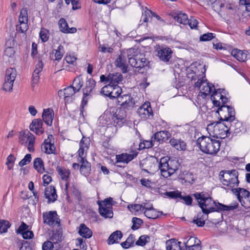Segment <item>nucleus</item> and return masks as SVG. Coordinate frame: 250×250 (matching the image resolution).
I'll list each match as a JSON object with an SVG mask.
<instances>
[{"instance_id":"f257e3e1","label":"nucleus","mask_w":250,"mask_h":250,"mask_svg":"<svg viewBox=\"0 0 250 250\" xmlns=\"http://www.w3.org/2000/svg\"><path fill=\"white\" fill-rule=\"evenodd\" d=\"M193 196L197 200L203 212L206 215L215 211L221 212L233 210L238 207L237 203L227 206L219 202H216L212 198L207 196L203 192H196L194 193Z\"/></svg>"},{"instance_id":"f03ea898","label":"nucleus","mask_w":250,"mask_h":250,"mask_svg":"<svg viewBox=\"0 0 250 250\" xmlns=\"http://www.w3.org/2000/svg\"><path fill=\"white\" fill-rule=\"evenodd\" d=\"M197 146L205 153L215 155L220 149V142L211 136H203L196 141Z\"/></svg>"},{"instance_id":"7ed1b4c3","label":"nucleus","mask_w":250,"mask_h":250,"mask_svg":"<svg viewBox=\"0 0 250 250\" xmlns=\"http://www.w3.org/2000/svg\"><path fill=\"white\" fill-rule=\"evenodd\" d=\"M180 164L176 159H171L168 157L162 158L159 163V168L161 175L167 178L173 174L179 168Z\"/></svg>"},{"instance_id":"20e7f679","label":"nucleus","mask_w":250,"mask_h":250,"mask_svg":"<svg viewBox=\"0 0 250 250\" xmlns=\"http://www.w3.org/2000/svg\"><path fill=\"white\" fill-rule=\"evenodd\" d=\"M229 124L221 122H215L208 125L207 129L210 136L213 138L224 139L230 134Z\"/></svg>"},{"instance_id":"39448f33","label":"nucleus","mask_w":250,"mask_h":250,"mask_svg":"<svg viewBox=\"0 0 250 250\" xmlns=\"http://www.w3.org/2000/svg\"><path fill=\"white\" fill-rule=\"evenodd\" d=\"M126 111L118 108L105 113L103 118H104L108 125L121 126L126 121Z\"/></svg>"},{"instance_id":"423d86ee","label":"nucleus","mask_w":250,"mask_h":250,"mask_svg":"<svg viewBox=\"0 0 250 250\" xmlns=\"http://www.w3.org/2000/svg\"><path fill=\"white\" fill-rule=\"evenodd\" d=\"M238 172L235 169L231 170H223L220 172L219 177L222 184L231 188L237 186L239 184L238 180Z\"/></svg>"},{"instance_id":"0eeeda50","label":"nucleus","mask_w":250,"mask_h":250,"mask_svg":"<svg viewBox=\"0 0 250 250\" xmlns=\"http://www.w3.org/2000/svg\"><path fill=\"white\" fill-rule=\"evenodd\" d=\"M135 49L134 48H129L126 52L123 51L118 56L116 59L115 64L116 66L120 68L123 73L127 72V61L129 62V58H131L132 54L134 53Z\"/></svg>"},{"instance_id":"6e6552de","label":"nucleus","mask_w":250,"mask_h":250,"mask_svg":"<svg viewBox=\"0 0 250 250\" xmlns=\"http://www.w3.org/2000/svg\"><path fill=\"white\" fill-rule=\"evenodd\" d=\"M220 120L228 122L229 121L234 120L235 112L234 109L228 105H222L216 111Z\"/></svg>"},{"instance_id":"1a4fd4ad","label":"nucleus","mask_w":250,"mask_h":250,"mask_svg":"<svg viewBox=\"0 0 250 250\" xmlns=\"http://www.w3.org/2000/svg\"><path fill=\"white\" fill-rule=\"evenodd\" d=\"M35 138L33 134L28 130H24L21 132L19 137L20 143L21 145L28 144L27 149L29 151L32 152L34 151V146Z\"/></svg>"},{"instance_id":"9d476101","label":"nucleus","mask_w":250,"mask_h":250,"mask_svg":"<svg viewBox=\"0 0 250 250\" xmlns=\"http://www.w3.org/2000/svg\"><path fill=\"white\" fill-rule=\"evenodd\" d=\"M129 63L133 67L139 68L138 71L147 66L149 62L142 54L136 55L132 54L131 58H129Z\"/></svg>"},{"instance_id":"9b49d317","label":"nucleus","mask_w":250,"mask_h":250,"mask_svg":"<svg viewBox=\"0 0 250 250\" xmlns=\"http://www.w3.org/2000/svg\"><path fill=\"white\" fill-rule=\"evenodd\" d=\"M117 102L120 105L119 108L125 111L131 109L135 104V101L130 94H123V96L118 98Z\"/></svg>"},{"instance_id":"f8f14e48","label":"nucleus","mask_w":250,"mask_h":250,"mask_svg":"<svg viewBox=\"0 0 250 250\" xmlns=\"http://www.w3.org/2000/svg\"><path fill=\"white\" fill-rule=\"evenodd\" d=\"M138 115L144 120L150 119L153 117V111L148 102L145 103L137 110Z\"/></svg>"},{"instance_id":"ddd939ff","label":"nucleus","mask_w":250,"mask_h":250,"mask_svg":"<svg viewBox=\"0 0 250 250\" xmlns=\"http://www.w3.org/2000/svg\"><path fill=\"white\" fill-rule=\"evenodd\" d=\"M43 223L50 226H54L60 223L59 218L55 211H50L43 213Z\"/></svg>"},{"instance_id":"4468645a","label":"nucleus","mask_w":250,"mask_h":250,"mask_svg":"<svg viewBox=\"0 0 250 250\" xmlns=\"http://www.w3.org/2000/svg\"><path fill=\"white\" fill-rule=\"evenodd\" d=\"M53 138V136L52 135H49L48 138L44 140L41 147L42 151L48 154H55L56 147L54 142H51V139Z\"/></svg>"},{"instance_id":"2eb2a0df","label":"nucleus","mask_w":250,"mask_h":250,"mask_svg":"<svg viewBox=\"0 0 250 250\" xmlns=\"http://www.w3.org/2000/svg\"><path fill=\"white\" fill-rule=\"evenodd\" d=\"M131 153L130 154L125 153L117 155L116 156V163L119 164L123 163L124 164H128L129 162L134 159L137 156L138 153L136 150L131 151Z\"/></svg>"},{"instance_id":"dca6fc26","label":"nucleus","mask_w":250,"mask_h":250,"mask_svg":"<svg viewBox=\"0 0 250 250\" xmlns=\"http://www.w3.org/2000/svg\"><path fill=\"white\" fill-rule=\"evenodd\" d=\"M42 122L40 119H34L30 125V129L35 132L38 135H42L44 132L42 128Z\"/></svg>"},{"instance_id":"f3484780","label":"nucleus","mask_w":250,"mask_h":250,"mask_svg":"<svg viewBox=\"0 0 250 250\" xmlns=\"http://www.w3.org/2000/svg\"><path fill=\"white\" fill-rule=\"evenodd\" d=\"M44 192L45 197L48 199V203H53L57 200L58 196L54 186L46 187Z\"/></svg>"},{"instance_id":"a211bd4d","label":"nucleus","mask_w":250,"mask_h":250,"mask_svg":"<svg viewBox=\"0 0 250 250\" xmlns=\"http://www.w3.org/2000/svg\"><path fill=\"white\" fill-rule=\"evenodd\" d=\"M172 53L170 48L161 47L158 51V56L161 61L167 62L171 57Z\"/></svg>"},{"instance_id":"6ab92c4d","label":"nucleus","mask_w":250,"mask_h":250,"mask_svg":"<svg viewBox=\"0 0 250 250\" xmlns=\"http://www.w3.org/2000/svg\"><path fill=\"white\" fill-rule=\"evenodd\" d=\"M229 125V129L230 134L232 133L233 134L236 135L240 133L242 128V124L240 122L234 119V120L229 121L227 122Z\"/></svg>"},{"instance_id":"aec40b11","label":"nucleus","mask_w":250,"mask_h":250,"mask_svg":"<svg viewBox=\"0 0 250 250\" xmlns=\"http://www.w3.org/2000/svg\"><path fill=\"white\" fill-rule=\"evenodd\" d=\"M78 161L80 164V171L81 174L85 177H88L91 172V164L86 159L83 158Z\"/></svg>"},{"instance_id":"412c9836","label":"nucleus","mask_w":250,"mask_h":250,"mask_svg":"<svg viewBox=\"0 0 250 250\" xmlns=\"http://www.w3.org/2000/svg\"><path fill=\"white\" fill-rule=\"evenodd\" d=\"M60 30L64 33H74L76 32L75 27L69 28L67 22L64 18H61L58 21Z\"/></svg>"},{"instance_id":"4be33fe9","label":"nucleus","mask_w":250,"mask_h":250,"mask_svg":"<svg viewBox=\"0 0 250 250\" xmlns=\"http://www.w3.org/2000/svg\"><path fill=\"white\" fill-rule=\"evenodd\" d=\"M170 136V133L169 131L166 130L160 131L156 132L152 137V139L159 143H162L167 141Z\"/></svg>"},{"instance_id":"5701e85b","label":"nucleus","mask_w":250,"mask_h":250,"mask_svg":"<svg viewBox=\"0 0 250 250\" xmlns=\"http://www.w3.org/2000/svg\"><path fill=\"white\" fill-rule=\"evenodd\" d=\"M53 116L54 112L52 109L50 108L44 109L42 115V120L47 125L50 126L52 124Z\"/></svg>"},{"instance_id":"b1692460","label":"nucleus","mask_w":250,"mask_h":250,"mask_svg":"<svg viewBox=\"0 0 250 250\" xmlns=\"http://www.w3.org/2000/svg\"><path fill=\"white\" fill-rule=\"evenodd\" d=\"M123 234L120 230H116L112 233L107 240V243L109 245L119 243L122 239Z\"/></svg>"},{"instance_id":"393cba45","label":"nucleus","mask_w":250,"mask_h":250,"mask_svg":"<svg viewBox=\"0 0 250 250\" xmlns=\"http://www.w3.org/2000/svg\"><path fill=\"white\" fill-rule=\"evenodd\" d=\"M232 191L237 196L238 200L241 203L242 198L250 197V192L244 188H234Z\"/></svg>"},{"instance_id":"a878e982","label":"nucleus","mask_w":250,"mask_h":250,"mask_svg":"<svg viewBox=\"0 0 250 250\" xmlns=\"http://www.w3.org/2000/svg\"><path fill=\"white\" fill-rule=\"evenodd\" d=\"M43 66V63L42 61H39L36 65L32 75V82L33 83H37L39 80V74L42 71Z\"/></svg>"},{"instance_id":"bb28decb","label":"nucleus","mask_w":250,"mask_h":250,"mask_svg":"<svg viewBox=\"0 0 250 250\" xmlns=\"http://www.w3.org/2000/svg\"><path fill=\"white\" fill-rule=\"evenodd\" d=\"M78 233L80 235L86 239L90 238L92 235V230L84 224H80Z\"/></svg>"},{"instance_id":"cd10ccee","label":"nucleus","mask_w":250,"mask_h":250,"mask_svg":"<svg viewBox=\"0 0 250 250\" xmlns=\"http://www.w3.org/2000/svg\"><path fill=\"white\" fill-rule=\"evenodd\" d=\"M169 143L178 150H183L186 148V143L181 139L172 138L170 140Z\"/></svg>"},{"instance_id":"c85d7f7f","label":"nucleus","mask_w":250,"mask_h":250,"mask_svg":"<svg viewBox=\"0 0 250 250\" xmlns=\"http://www.w3.org/2000/svg\"><path fill=\"white\" fill-rule=\"evenodd\" d=\"M98 206L99 213L102 217L104 218H111L113 217V212L112 208L107 207H104L102 205Z\"/></svg>"},{"instance_id":"c756f323","label":"nucleus","mask_w":250,"mask_h":250,"mask_svg":"<svg viewBox=\"0 0 250 250\" xmlns=\"http://www.w3.org/2000/svg\"><path fill=\"white\" fill-rule=\"evenodd\" d=\"M171 16L179 23L186 25L188 23V17L186 14L182 13L181 12H179L178 13H174L171 14Z\"/></svg>"},{"instance_id":"7c9ffc66","label":"nucleus","mask_w":250,"mask_h":250,"mask_svg":"<svg viewBox=\"0 0 250 250\" xmlns=\"http://www.w3.org/2000/svg\"><path fill=\"white\" fill-rule=\"evenodd\" d=\"M181 244V242H178L176 240L174 239L167 241L166 242V250H185V249H182Z\"/></svg>"},{"instance_id":"2f4dec72","label":"nucleus","mask_w":250,"mask_h":250,"mask_svg":"<svg viewBox=\"0 0 250 250\" xmlns=\"http://www.w3.org/2000/svg\"><path fill=\"white\" fill-rule=\"evenodd\" d=\"M96 85V82L91 78L88 79L85 83V87L83 89V95L88 96L92 92Z\"/></svg>"},{"instance_id":"473e14b6","label":"nucleus","mask_w":250,"mask_h":250,"mask_svg":"<svg viewBox=\"0 0 250 250\" xmlns=\"http://www.w3.org/2000/svg\"><path fill=\"white\" fill-rule=\"evenodd\" d=\"M162 211H157L155 208H152L150 209L145 210L144 211V215L149 219H156L160 215L163 214Z\"/></svg>"},{"instance_id":"72a5a7b5","label":"nucleus","mask_w":250,"mask_h":250,"mask_svg":"<svg viewBox=\"0 0 250 250\" xmlns=\"http://www.w3.org/2000/svg\"><path fill=\"white\" fill-rule=\"evenodd\" d=\"M108 79L109 80L110 84H117L121 82L123 80V76L120 73H115L109 74L108 75Z\"/></svg>"},{"instance_id":"f704fd0d","label":"nucleus","mask_w":250,"mask_h":250,"mask_svg":"<svg viewBox=\"0 0 250 250\" xmlns=\"http://www.w3.org/2000/svg\"><path fill=\"white\" fill-rule=\"evenodd\" d=\"M231 55L240 62H244L247 58V54L243 51L234 49L231 51Z\"/></svg>"},{"instance_id":"c9c22d12","label":"nucleus","mask_w":250,"mask_h":250,"mask_svg":"<svg viewBox=\"0 0 250 250\" xmlns=\"http://www.w3.org/2000/svg\"><path fill=\"white\" fill-rule=\"evenodd\" d=\"M123 96L122 89L117 84H113L112 88L110 92V99H114L116 98L117 102L118 101V98Z\"/></svg>"},{"instance_id":"e433bc0d","label":"nucleus","mask_w":250,"mask_h":250,"mask_svg":"<svg viewBox=\"0 0 250 250\" xmlns=\"http://www.w3.org/2000/svg\"><path fill=\"white\" fill-rule=\"evenodd\" d=\"M154 166V164L148 159H144L140 162V167L144 171L148 172L149 170L152 169V167Z\"/></svg>"},{"instance_id":"4c0bfd02","label":"nucleus","mask_w":250,"mask_h":250,"mask_svg":"<svg viewBox=\"0 0 250 250\" xmlns=\"http://www.w3.org/2000/svg\"><path fill=\"white\" fill-rule=\"evenodd\" d=\"M200 240L194 236H187L184 239L183 243L184 244L186 249L191 247L194 245L196 243H199Z\"/></svg>"},{"instance_id":"58836bf2","label":"nucleus","mask_w":250,"mask_h":250,"mask_svg":"<svg viewBox=\"0 0 250 250\" xmlns=\"http://www.w3.org/2000/svg\"><path fill=\"white\" fill-rule=\"evenodd\" d=\"M34 167L38 172L42 173L44 172V163L41 158H36L34 159Z\"/></svg>"},{"instance_id":"ea45409f","label":"nucleus","mask_w":250,"mask_h":250,"mask_svg":"<svg viewBox=\"0 0 250 250\" xmlns=\"http://www.w3.org/2000/svg\"><path fill=\"white\" fill-rule=\"evenodd\" d=\"M57 171L62 180L64 181L67 180L70 174V171L69 169L61 167H57Z\"/></svg>"},{"instance_id":"a19ab883","label":"nucleus","mask_w":250,"mask_h":250,"mask_svg":"<svg viewBox=\"0 0 250 250\" xmlns=\"http://www.w3.org/2000/svg\"><path fill=\"white\" fill-rule=\"evenodd\" d=\"M17 76V71L13 68H8L5 72V80L8 79L10 82H14Z\"/></svg>"},{"instance_id":"79ce46f5","label":"nucleus","mask_w":250,"mask_h":250,"mask_svg":"<svg viewBox=\"0 0 250 250\" xmlns=\"http://www.w3.org/2000/svg\"><path fill=\"white\" fill-rule=\"evenodd\" d=\"M149 19H152V11L146 9L142 14V16L140 20V22L142 21V22L140 24V25H142L144 23H146V26L147 25V22L149 21Z\"/></svg>"},{"instance_id":"37998d69","label":"nucleus","mask_w":250,"mask_h":250,"mask_svg":"<svg viewBox=\"0 0 250 250\" xmlns=\"http://www.w3.org/2000/svg\"><path fill=\"white\" fill-rule=\"evenodd\" d=\"M214 90V86L212 83H208L207 85H204L201 91V96L203 98H205L207 95L210 94L212 91V89Z\"/></svg>"},{"instance_id":"c03bdc74","label":"nucleus","mask_w":250,"mask_h":250,"mask_svg":"<svg viewBox=\"0 0 250 250\" xmlns=\"http://www.w3.org/2000/svg\"><path fill=\"white\" fill-rule=\"evenodd\" d=\"M83 84V80L81 76L76 77L73 83L72 86L76 91L79 92Z\"/></svg>"},{"instance_id":"a18cd8bd","label":"nucleus","mask_w":250,"mask_h":250,"mask_svg":"<svg viewBox=\"0 0 250 250\" xmlns=\"http://www.w3.org/2000/svg\"><path fill=\"white\" fill-rule=\"evenodd\" d=\"M64 100L68 102L69 99L73 96L77 91L73 88L72 85H70L64 89Z\"/></svg>"},{"instance_id":"49530a36","label":"nucleus","mask_w":250,"mask_h":250,"mask_svg":"<svg viewBox=\"0 0 250 250\" xmlns=\"http://www.w3.org/2000/svg\"><path fill=\"white\" fill-rule=\"evenodd\" d=\"M55 52V60L59 61H60L64 53V50L63 46L62 45H60L57 49L54 50Z\"/></svg>"},{"instance_id":"de8ad7c7","label":"nucleus","mask_w":250,"mask_h":250,"mask_svg":"<svg viewBox=\"0 0 250 250\" xmlns=\"http://www.w3.org/2000/svg\"><path fill=\"white\" fill-rule=\"evenodd\" d=\"M28 14L27 10L26 8H23L21 10L20 15L19 17V23L27 22Z\"/></svg>"},{"instance_id":"09e8293b","label":"nucleus","mask_w":250,"mask_h":250,"mask_svg":"<svg viewBox=\"0 0 250 250\" xmlns=\"http://www.w3.org/2000/svg\"><path fill=\"white\" fill-rule=\"evenodd\" d=\"M11 226L9 221L5 220H0V232L5 233L7 231V229Z\"/></svg>"},{"instance_id":"8fccbe9b","label":"nucleus","mask_w":250,"mask_h":250,"mask_svg":"<svg viewBox=\"0 0 250 250\" xmlns=\"http://www.w3.org/2000/svg\"><path fill=\"white\" fill-rule=\"evenodd\" d=\"M132 223L133 225L131 227V229L133 230H136L143 224V221L141 219L134 217L132 219Z\"/></svg>"},{"instance_id":"3c124183","label":"nucleus","mask_w":250,"mask_h":250,"mask_svg":"<svg viewBox=\"0 0 250 250\" xmlns=\"http://www.w3.org/2000/svg\"><path fill=\"white\" fill-rule=\"evenodd\" d=\"M113 202V199L111 197H109L105 199L104 201H98L97 202L98 205H102L104 207H109L110 208H112V204Z\"/></svg>"},{"instance_id":"603ef678","label":"nucleus","mask_w":250,"mask_h":250,"mask_svg":"<svg viewBox=\"0 0 250 250\" xmlns=\"http://www.w3.org/2000/svg\"><path fill=\"white\" fill-rule=\"evenodd\" d=\"M153 139H151V141H144L143 143H141L139 145V149H143L145 148H149L153 146Z\"/></svg>"},{"instance_id":"864d4df0","label":"nucleus","mask_w":250,"mask_h":250,"mask_svg":"<svg viewBox=\"0 0 250 250\" xmlns=\"http://www.w3.org/2000/svg\"><path fill=\"white\" fill-rule=\"evenodd\" d=\"M112 84L110 83H108L107 84H106L104 86L101 90V93L102 94L104 95L105 96L110 97V92L112 88Z\"/></svg>"},{"instance_id":"5fc2aeb1","label":"nucleus","mask_w":250,"mask_h":250,"mask_svg":"<svg viewBox=\"0 0 250 250\" xmlns=\"http://www.w3.org/2000/svg\"><path fill=\"white\" fill-rule=\"evenodd\" d=\"M221 90H224V89H214V91H213L212 95H211V99L212 101L213 105L215 106H216V107H220V102L219 101L217 100L216 99L215 96H217L218 97V91H221Z\"/></svg>"},{"instance_id":"6e6d98bb","label":"nucleus","mask_w":250,"mask_h":250,"mask_svg":"<svg viewBox=\"0 0 250 250\" xmlns=\"http://www.w3.org/2000/svg\"><path fill=\"white\" fill-rule=\"evenodd\" d=\"M127 208L131 211L138 212L143 211L142 204H129L127 206Z\"/></svg>"},{"instance_id":"4d7b16f0","label":"nucleus","mask_w":250,"mask_h":250,"mask_svg":"<svg viewBox=\"0 0 250 250\" xmlns=\"http://www.w3.org/2000/svg\"><path fill=\"white\" fill-rule=\"evenodd\" d=\"M90 139L83 137L82 140L80 141L79 145L80 147H82L85 149L88 150L90 145Z\"/></svg>"},{"instance_id":"13d9d810","label":"nucleus","mask_w":250,"mask_h":250,"mask_svg":"<svg viewBox=\"0 0 250 250\" xmlns=\"http://www.w3.org/2000/svg\"><path fill=\"white\" fill-rule=\"evenodd\" d=\"M14 82H10L8 79L4 80L3 84V89L6 91H11L13 89Z\"/></svg>"},{"instance_id":"bf43d9fd","label":"nucleus","mask_w":250,"mask_h":250,"mask_svg":"<svg viewBox=\"0 0 250 250\" xmlns=\"http://www.w3.org/2000/svg\"><path fill=\"white\" fill-rule=\"evenodd\" d=\"M31 155L30 154H27L19 162V166L22 167L26 165L29 164L31 161Z\"/></svg>"},{"instance_id":"052dcab7","label":"nucleus","mask_w":250,"mask_h":250,"mask_svg":"<svg viewBox=\"0 0 250 250\" xmlns=\"http://www.w3.org/2000/svg\"><path fill=\"white\" fill-rule=\"evenodd\" d=\"M214 34L212 33H208L204 34L200 36V41L202 42L209 41L215 38Z\"/></svg>"},{"instance_id":"680f3d73","label":"nucleus","mask_w":250,"mask_h":250,"mask_svg":"<svg viewBox=\"0 0 250 250\" xmlns=\"http://www.w3.org/2000/svg\"><path fill=\"white\" fill-rule=\"evenodd\" d=\"M87 150H88L85 149L84 148L82 147H80L78 151V161L81 160L82 158H83V159H86Z\"/></svg>"},{"instance_id":"e2e57ef3","label":"nucleus","mask_w":250,"mask_h":250,"mask_svg":"<svg viewBox=\"0 0 250 250\" xmlns=\"http://www.w3.org/2000/svg\"><path fill=\"white\" fill-rule=\"evenodd\" d=\"M149 239V237L147 236L142 235L139 237L136 244L138 246H143L148 242Z\"/></svg>"},{"instance_id":"0e129e2a","label":"nucleus","mask_w":250,"mask_h":250,"mask_svg":"<svg viewBox=\"0 0 250 250\" xmlns=\"http://www.w3.org/2000/svg\"><path fill=\"white\" fill-rule=\"evenodd\" d=\"M201 213H199L197 215L196 219H194L193 220V223L196 224L198 227H203L205 225V221L202 220Z\"/></svg>"},{"instance_id":"69168bd1","label":"nucleus","mask_w":250,"mask_h":250,"mask_svg":"<svg viewBox=\"0 0 250 250\" xmlns=\"http://www.w3.org/2000/svg\"><path fill=\"white\" fill-rule=\"evenodd\" d=\"M181 193L178 191L166 192L165 193L166 195L173 199H176L177 198H180L181 197Z\"/></svg>"},{"instance_id":"338daca9","label":"nucleus","mask_w":250,"mask_h":250,"mask_svg":"<svg viewBox=\"0 0 250 250\" xmlns=\"http://www.w3.org/2000/svg\"><path fill=\"white\" fill-rule=\"evenodd\" d=\"M28 29L27 22L20 23L19 25L17 26V30L23 33Z\"/></svg>"},{"instance_id":"774afa93","label":"nucleus","mask_w":250,"mask_h":250,"mask_svg":"<svg viewBox=\"0 0 250 250\" xmlns=\"http://www.w3.org/2000/svg\"><path fill=\"white\" fill-rule=\"evenodd\" d=\"M29 226L27 225L23 222H21V225L19 226L17 230H16V232L18 234H22L23 232L28 230Z\"/></svg>"}]
</instances>
